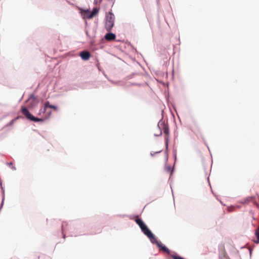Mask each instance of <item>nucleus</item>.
<instances>
[{"label":"nucleus","instance_id":"nucleus-16","mask_svg":"<svg viewBox=\"0 0 259 259\" xmlns=\"http://www.w3.org/2000/svg\"><path fill=\"white\" fill-rule=\"evenodd\" d=\"M166 170H167V172H171V167L170 166H167L166 167Z\"/></svg>","mask_w":259,"mask_h":259},{"label":"nucleus","instance_id":"nucleus-1","mask_svg":"<svg viewBox=\"0 0 259 259\" xmlns=\"http://www.w3.org/2000/svg\"><path fill=\"white\" fill-rule=\"evenodd\" d=\"M135 221L139 226L143 233L149 238L151 242H154L156 241V237L155 236L152 234L141 219L136 218Z\"/></svg>","mask_w":259,"mask_h":259},{"label":"nucleus","instance_id":"nucleus-5","mask_svg":"<svg viewBox=\"0 0 259 259\" xmlns=\"http://www.w3.org/2000/svg\"><path fill=\"white\" fill-rule=\"evenodd\" d=\"M152 243H156L157 246L160 248L164 252H165L168 254L169 253V250L166 246L163 245V244L161 242L158 241L156 238V241Z\"/></svg>","mask_w":259,"mask_h":259},{"label":"nucleus","instance_id":"nucleus-13","mask_svg":"<svg viewBox=\"0 0 259 259\" xmlns=\"http://www.w3.org/2000/svg\"><path fill=\"white\" fill-rule=\"evenodd\" d=\"M67 225L66 224L63 223L62 224V233L63 234V238H65V234H64V228L65 225Z\"/></svg>","mask_w":259,"mask_h":259},{"label":"nucleus","instance_id":"nucleus-12","mask_svg":"<svg viewBox=\"0 0 259 259\" xmlns=\"http://www.w3.org/2000/svg\"><path fill=\"white\" fill-rule=\"evenodd\" d=\"M254 199H255V197L254 196L248 197L246 198L245 201L247 202H248L251 201H253L254 200Z\"/></svg>","mask_w":259,"mask_h":259},{"label":"nucleus","instance_id":"nucleus-7","mask_svg":"<svg viewBox=\"0 0 259 259\" xmlns=\"http://www.w3.org/2000/svg\"><path fill=\"white\" fill-rule=\"evenodd\" d=\"M47 108H50L54 109L55 110H57L58 108L57 106L54 105H50L49 102L47 101L45 103V107L42 111V113H45L46 111Z\"/></svg>","mask_w":259,"mask_h":259},{"label":"nucleus","instance_id":"nucleus-18","mask_svg":"<svg viewBox=\"0 0 259 259\" xmlns=\"http://www.w3.org/2000/svg\"><path fill=\"white\" fill-rule=\"evenodd\" d=\"M102 0H100V2H101Z\"/></svg>","mask_w":259,"mask_h":259},{"label":"nucleus","instance_id":"nucleus-10","mask_svg":"<svg viewBox=\"0 0 259 259\" xmlns=\"http://www.w3.org/2000/svg\"><path fill=\"white\" fill-rule=\"evenodd\" d=\"M98 12H99V9H98L96 8H94L92 12H91V13L90 14L89 18H93L95 16H96L98 13Z\"/></svg>","mask_w":259,"mask_h":259},{"label":"nucleus","instance_id":"nucleus-2","mask_svg":"<svg viewBox=\"0 0 259 259\" xmlns=\"http://www.w3.org/2000/svg\"><path fill=\"white\" fill-rule=\"evenodd\" d=\"M114 16L111 12H109L106 16L105 28L107 31H110L114 24Z\"/></svg>","mask_w":259,"mask_h":259},{"label":"nucleus","instance_id":"nucleus-14","mask_svg":"<svg viewBox=\"0 0 259 259\" xmlns=\"http://www.w3.org/2000/svg\"><path fill=\"white\" fill-rule=\"evenodd\" d=\"M172 258L174 259H185L180 256H178V255H173L172 256Z\"/></svg>","mask_w":259,"mask_h":259},{"label":"nucleus","instance_id":"nucleus-17","mask_svg":"<svg viewBox=\"0 0 259 259\" xmlns=\"http://www.w3.org/2000/svg\"><path fill=\"white\" fill-rule=\"evenodd\" d=\"M161 131H160V135H161Z\"/></svg>","mask_w":259,"mask_h":259},{"label":"nucleus","instance_id":"nucleus-6","mask_svg":"<svg viewBox=\"0 0 259 259\" xmlns=\"http://www.w3.org/2000/svg\"><path fill=\"white\" fill-rule=\"evenodd\" d=\"M80 56L82 60H88L91 57V54L88 51H83L80 53Z\"/></svg>","mask_w":259,"mask_h":259},{"label":"nucleus","instance_id":"nucleus-8","mask_svg":"<svg viewBox=\"0 0 259 259\" xmlns=\"http://www.w3.org/2000/svg\"><path fill=\"white\" fill-rule=\"evenodd\" d=\"M105 38L108 41L113 40L115 39V35L112 33H108L105 35Z\"/></svg>","mask_w":259,"mask_h":259},{"label":"nucleus","instance_id":"nucleus-15","mask_svg":"<svg viewBox=\"0 0 259 259\" xmlns=\"http://www.w3.org/2000/svg\"><path fill=\"white\" fill-rule=\"evenodd\" d=\"M192 131L194 132H195L196 131H199V128L197 127H195V126L192 127Z\"/></svg>","mask_w":259,"mask_h":259},{"label":"nucleus","instance_id":"nucleus-4","mask_svg":"<svg viewBox=\"0 0 259 259\" xmlns=\"http://www.w3.org/2000/svg\"><path fill=\"white\" fill-rule=\"evenodd\" d=\"M158 126L159 127V128H161L164 134L166 135V137L165 138V146L166 148H167L168 147V137H169V128L168 125L163 123L162 122L161 123H159Z\"/></svg>","mask_w":259,"mask_h":259},{"label":"nucleus","instance_id":"nucleus-3","mask_svg":"<svg viewBox=\"0 0 259 259\" xmlns=\"http://www.w3.org/2000/svg\"><path fill=\"white\" fill-rule=\"evenodd\" d=\"M22 114L29 120L35 122L43 121L44 119L34 117L28 111V110L25 107L22 106L21 109Z\"/></svg>","mask_w":259,"mask_h":259},{"label":"nucleus","instance_id":"nucleus-11","mask_svg":"<svg viewBox=\"0 0 259 259\" xmlns=\"http://www.w3.org/2000/svg\"><path fill=\"white\" fill-rule=\"evenodd\" d=\"M90 13L91 12L88 10L83 11L84 17L89 19L92 18H89Z\"/></svg>","mask_w":259,"mask_h":259},{"label":"nucleus","instance_id":"nucleus-9","mask_svg":"<svg viewBox=\"0 0 259 259\" xmlns=\"http://www.w3.org/2000/svg\"><path fill=\"white\" fill-rule=\"evenodd\" d=\"M255 236L256 239H254L253 241L254 243L258 244L259 243V226L255 231Z\"/></svg>","mask_w":259,"mask_h":259}]
</instances>
